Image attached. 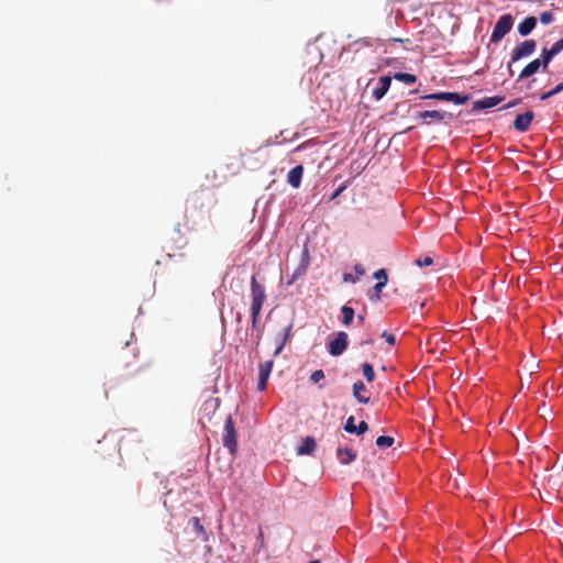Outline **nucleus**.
I'll use <instances>...</instances> for the list:
<instances>
[{"instance_id": "1", "label": "nucleus", "mask_w": 563, "mask_h": 563, "mask_svg": "<svg viewBox=\"0 0 563 563\" xmlns=\"http://www.w3.org/2000/svg\"><path fill=\"white\" fill-rule=\"evenodd\" d=\"M251 298L252 302L250 307V313L252 328L256 329L263 303L266 298L265 287L257 282L256 275H252L251 277Z\"/></svg>"}, {"instance_id": "2", "label": "nucleus", "mask_w": 563, "mask_h": 563, "mask_svg": "<svg viewBox=\"0 0 563 563\" xmlns=\"http://www.w3.org/2000/svg\"><path fill=\"white\" fill-rule=\"evenodd\" d=\"M471 93H461L456 91H435L420 96V100L445 101L452 102L456 106H462L465 104L471 99Z\"/></svg>"}, {"instance_id": "3", "label": "nucleus", "mask_w": 563, "mask_h": 563, "mask_svg": "<svg viewBox=\"0 0 563 563\" xmlns=\"http://www.w3.org/2000/svg\"><path fill=\"white\" fill-rule=\"evenodd\" d=\"M512 25L514 16L510 13L500 15L490 34V43L498 44L511 31Z\"/></svg>"}, {"instance_id": "4", "label": "nucleus", "mask_w": 563, "mask_h": 563, "mask_svg": "<svg viewBox=\"0 0 563 563\" xmlns=\"http://www.w3.org/2000/svg\"><path fill=\"white\" fill-rule=\"evenodd\" d=\"M549 69V63L544 59V57L540 54L538 58L529 62L519 73L516 82H521L539 71L545 73Z\"/></svg>"}, {"instance_id": "5", "label": "nucleus", "mask_w": 563, "mask_h": 563, "mask_svg": "<svg viewBox=\"0 0 563 563\" xmlns=\"http://www.w3.org/2000/svg\"><path fill=\"white\" fill-rule=\"evenodd\" d=\"M223 446L231 453L235 454L238 452V434L235 430V424L232 416H228L224 422L223 429Z\"/></svg>"}, {"instance_id": "6", "label": "nucleus", "mask_w": 563, "mask_h": 563, "mask_svg": "<svg viewBox=\"0 0 563 563\" xmlns=\"http://www.w3.org/2000/svg\"><path fill=\"white\" fill-rule=\"evenodd\" d=\"M349 346V335L344 331H339L333 339L327 342V351L331 356H341Z\"/></svg>"}, {"instance_id": "7", "label": "nucleus", "mask_w": 563, "mask_h": 563, "mask_svg": "<svg viewBox=\"0 0 563 563\" xmlns=\"http://www.w3.org/2000/svg\"><path fill=\"white\" fill-rule=\"evenodd\" d=\"M413 119L423 124H430L428 120H432L435 123L444 122L445 119H453V114L443 110H423L415 113Z\"/></svg>"}, {"instance_id": "8", "label": "nucleus", "mask_w": 563, "mask_h": 563, "mask_svg": "<svg viewBox=\"0 0 563 563\" xmlns=\"http://www.w3.org/2000/svg\"><path fill=\"white\" fill-rule=\"evenodd\" d=\"M537 49V42L532 38L525 40L517 44L511 53V63H517L523 58L531 56Z\"/></svg>"}, {"instance_id": "9", "label": "nucleus", "mask_w": 563, "mask_h": 563, "mask_svg": "<svg viewBox=\"0 0 563 563\" xmlns=\"http://www.w3.org/2000/svg\"><path fill=\"white\" fill-rule=\"evenodd\" d=\"M536 114L532 110H527L518 113L512 121V129L519 133H525L530 129V125Z\"/></svg>"}, {"instance_id": "10", "label": "nucleus", "mask_w": 563, "mask_h": 563, "mask_svg": "<svg viewBox=\"0 0 563 563\" xmlns=\"http://www.w3.org/2000/svg\"><path fill=\"white\" fill-rule=\"evenodd\" d=\"M505 100V97L501 95H495L490 97H484L473 102L472 109L473 111H482L488 110L494 107H497Z\"/></svg>"}, {"instance_id": "11", "label": "nucleus", "mask_w": 563, "mask_h": 563, "mask_svg": "<svg viewBox=\"0 0 563 563\" xmlns=\"http://www.w3.org/2000/svg\"><path fill=\"white\" fill-rule=\"evenodd\" d=\"M274 361L268 360L262 364H260L258 367V378H257V390L264 391L267 386V382L269 379L271 373L273 371Z\"/></svg>"}, {"instance_id": "12", "label": "nucleus", "mask_w": 563, "mask_h": 563, "mask_svg": "<svg viewBox=\"0 0 563 563\" xmlns=\"http://www.w3.org/2000/svg\"><path fill=\"white\" fill-rule=\"evenodd\" d=\"M391 76L383 75L379 77L377 85L373 88L372 95L376 101L382 100L391 85Z\"/></svg>"}, {"instance_id": "13", "label": "nucleus", "mask_w": 563, "mask_h": 563, "mask_svg": "<svg viewBox=\"0 0 563 563\" xmlns=\"http://www.w3.org/2000/svg\"><path fill=\"white\" fill-rule=\"evenodd\" d=\"M538 23V19L533 15L526 16L517 26L520 36L526 37L532 33Z\"/></svg>"}, {"instance_id": "14", "label": "nucleus", "mask_w": 563, "mask_h": 563, "mask_svg": "<svg viewBox=\"0 0 563 563\" xmlns=\"http://www.w3.org/2000/svg\"><path fill=\"white\" fill-rule=\"evenodd\" d=\"M563 51V36L556 41L555 43H553L551 45V47H543L541 49V55L544 57V59L549 63V65L551 64V62L553 60V58L559 55L561 52Z\"/></svg>"}, {"instance_id": "15", "label": "nucleus", "mask_w": 563, "mask_h": 563, "mask_svg": "<svg viewBox=\"0 0 563 563\" xmlns=\"http://www.w3.org/2000/svg\"><path fill=\"white\" fill-rule=\"evenodd\" d=\"M335 454H336L338 461L342 465H349L352 462H354L357 457V454L355 451H353L349 448H342V446L336 448Z\"/></svg>"}, {"instance_id": "16", "label": "nucleus", "mask_w": 563, "mask_h": 563, "mask_svg": "<svg viewBox=\"0 0 563 563\" xmlns=\"http://www.w3.org/2000/svg\"><path fill=\"white\" fill-rule=\"evenodd\" d=\"M303 175V166L296 165L287 174V181L292 188H299Z\"/></svg>"}, {"instance_id": "17", "label": "nucleus", "mask_w": 563, "mask_h": 563, "mask_svg": "<svg viewBox=\"0 0 563 563\" xmlns=\"http://www.w3.org/2000/svg\"><path fill=\"white\" fill-rule=\"evenodd\" d=\"M367 388L362 380H356L352 386V395L358 404L367 405L371 399L367 396H364L362 393L366 391Z\"/></svg>"}, {"instance_id": "18", "label": "nucleus", "mask_w": 563, "mask_h": 563, "mask_svg": "<svg viewBox=\"0 0 563 563\" xmlns=\"http://www.w3.org/2000/svg\"><path fill=\"white\" fill-rule=\"evenodd\" d=\"M317 448L316 439L311 435L306 437L301 444L297 448V454L298 455H309L311 454Z\"/></svg>"}, {"instance_id": "19", "label": "nucleus", "mask_w": 563, "mask_h": 563, "mask_svg": "<svg viewBox=\"0 0 563 563\" xmlns=\"http://www.w3.org/2000/svg\"><path fill=\"white\" fill-rule=\"evenodd\" d=\"M353 269H354L355 276H352L351 273H344L343 282L355 284L365 274V268L363 267L362 264H355Z\"/></svg>"}, {"instance_id": "20", "label": "nucleus", "mask_w": 563, "mask_h": 563, "mask_svg": "<svg viewBox=\"0 0 563 563\" xmlns=\"http://www.w3.org/2000/svg\"><path fill=\"white\" fill-rule=\"evenodd\" d=\"M341 314H342V319H341L342 324L345 327H349L352 324V322L354 320L355 310L353 307H351L349 305H343L341 307Z\"/></svg>"}, {"instance_id": "21", "label": "nucleus", "mask_w": 563, "mask_h": 563, "mask_svg": "<svg viewBox=\"0 0 563 563\" xmlns=\"http://www.w3.org/2000/svg\"><path fill=\"white\" fill-rule=\"evenodd\" d=\"M393 79H396L400 82H404L406 85H413L417 82L418 78L415 74L411 73H404V71H397L391 77Z\"/></svg>"}, {"instance_id": "22", "label": "nucleus", "mask_w": 563, "mask_h": 563, "mask_svg": "<svg viewBox=\"0 0 563 563\" xmlns=\"http://www.w3.org/2000/svg\"><path fill=\"white\" fill-rule=\"evenodd\" d=\"M563 91V84L560 82L558 85H555L552 89L545 91V92H542L540 96H539V100L540 101H547L549 100L550 98L559 95L560 92Z\"/></svg>"}, {"instance_id": "23", "label": "nucleus", "mask_w": 563, "mask_h": 563, "mask_svg": "<svg viewBox=\"0 0 563 563\" xmlns=\"http://www.w3.org/2000/svg\"><path fill=\"white\" fill-rule=\"evenodd\" d=\"M362 374L367 383H372L375 379L374 366L368 362L363 363Z\"/></svg>"}, {"instance_id": "24", "label": "nucleus", "mask_w": 563, "mask_h": 563, "mask_svg": "<svg viewBox=\"0 0 563 563\" xmlns=\"http://www.w3.org/2000/svg\"><path fill=\"white\" fill-rule=\"evenodd\" d=\"M373 277L377 280L376 284H380L384 288L388 283V272L386 268H379L374 272Z\"/></svg>"}, {"instance_id": "25", "label": "nucleus", "mask_w": 563, "mask_h": 563, "mask_svg": "<svg viewBox=\"0 0 563 563\" xmlns=\"http://www.w3.org/2000/svg\"><path fill=\"white\" fill-rule=\"evenodd\" d=\"M395 442V439L390 435H379L376 438L375 440V444L379 448V449H387V448H390Z\"/></svg>"}, {"instance_id": "26", "label": "nucleus", "mask_w": 563, "mask_h": 563, "mask_svg": "<svg viewBox=\"0 0 563 563\" xmlns=\"http://www.w3.org/2000/svg\"><path fill=\"white\" fill-rule=\"evenodd\" d=\"M192 525V528L194 530L197 532L198 536L202 537V539L205 541L208 540V536H207V532L203 528V526L200 523V520L199 518L197 517H191L190 520H189Z\"/></svg>"}, {"instance_id": "27", "label": "nucleus", "mask_w": 563, "mask_h": 563, "mask_svg": "<svg viewBox=\"0 0 563 563\" xmlns=\"http://www.w3.org/2000/svg\"><path fill=\"white\" fill-rule=\"evenodd\" d=\"M384 287L380 284H375L367 292V298L369 301H378L382 296Z\"/></svg>"}, {"instance_id": "28", "label": "nucleus", "mask_w": 563, "mask_h": 563, "mask_svg": "<svg viewBox=\"0 0 563 563\" xmlns=\"http://www.w3.org/2000/svg\"><path fill=\"white\" fill-rule=\"evenodd\" d=\"M310 261H311V258H310L309 247H308V243L306 242L302 247L299 265L308 268L310 265Z\"/></svg>"}, {"instance_id": "29", "label": "nucleus", "mask_w": 563, "mask_h": 563, "mask_svg": "<svg viewBox=\"0 0 563 563\" xmlns=\"http://www.w3.org/2000/svg\"><path fill=\"white\" fill-rule=\"evenodd\" d=\"M307 269L308 268L302 267L301 265L298 264L296 269L292 272L289 280L287 282V285L294 284L300 276H302L307 272Z\"/></svg>"}, {"instance_id": "30", "label": "nucleus", "mask_w": 563, "mask_h": 563, "mask_svg": "<svg viewBox=\"0 0 563 563\" xmlns=\"http://www.w3.org/2000/svg\"><path fill=\"white\" fill-rule=\"evenodd\" d=\"M356 424H355V418L354 416H350L347 417V419L345 420V423L343 424V430L346 432V433H350V434H354L355 430H356Z\"/></svg>"}, {"instance_id": "31", "label": "nucleus", "mask_w": 563, "mask_h": 563, "mask_svg": "<svg viewBox=\"0 0 563 563\" xmlns=\"http://www.w3.org/2000/svg\"><path fill=\"white\" fill-rule=\"evenodd\" d=\"M539 20L542 24L548 25L553 22L554 15L550 11H543L540 13Z\"/></svg>"}, {"instance_id": "32", "label": "nucleus", "mask_w": 563, "mask_h": 563, "mask_svg": "<svg viewBox=\"0 0 563 563\" xmlns=\"http://www.w3.org/2000/svg\"><path fill=\"white\" fill-rule=\"evenodd\" d=\"M286 342L287 340L285 338L276 335V347L274 351V356H278L283 352Z\"/></svg>"}, {"instance_id": "33", "label": "nucleus", "mask_w": 563, "mask_h": 563, "mask_svg": "<svg viewBox=\"0 0 563 563\" xmlns=\"http://www.w3.org/2000/svg\"><path fill=\"white\" fill-rule=\"evenodd\" d=\"M310 380L314 384L324 379V372L322 369H316L310 374Z\"/></svg>"}, {"instance_id": "34", "label": "nucleus", "mask_w": 563, "mask_h": 563, "mask_svg": "<svg viewBox=\"0 0 563 563\" xmlns=\"http://www.w3.org/2000/svg\"><path fill=\"white\" fill-rule=\"evenodd\" d=\"M415 264L419 267L431 266L433 264V258L431 256H424L423 258H417Z\"/></svg>"}, {"instance_id": "35", "label": "nucleus", "mask_w": 563, "mask_h": 563, "mask_svg": "<svg viewBox=\"0 0 563 563\" xmlns=\"http://www.w3.org/2000/svg\"><path fill=\"white\" fill-rule=\"evenodd\" d=\"M355 428H356V430L354 432L355 435H363L364 433H366L368 431V424L364 420L360 421Z\"/></svg>"}, {"instance_id": "36", "label": "nucleus", "mask_w": 563, "mask_h": 563, "mask_svg": "<svg viewBox=\"0 0 563 563\" xmlns=\"http://www.w3.org/2000/svg\"><path fill=\"white\" fill-rule=\"evenodd\" d=\"M380 338H383L386 341V343L389 345L396 344V336L388 331H383L380 334Z\"/></svg>"}, {"instance_id": "37", "label": "nucleus", "mask_w": 563, "mask_h": 563, "mask_svg": "<svg viewBox=\"0 0 563 563\" xmlns=\"http://www.w3.org/2000/svg\"><path fill=\"white\" fill-rule=\"evenodd\" d=\"M347 188V183L341 184L330 196V200L336 199L345 189Z\"/></svg>"}, {"instance_id": "38", "label": "nucleus", "mask_w": 563, "mask_h": 563, "mask_svg": "<svg viewBox=\"0 0 563 563\" xmlns=\"http://www.w3.org/2000/svg\"><path fill=\"white\" fill-rule=\"evenodd\" d=\"M521 103V98H515L509 100L505 106L500 108V110L510 109L519 106Z\"/></svg>"}, {"instance_id": "39", "label": "nucleus", "mask_w": 563, "mask_h": 563, "mask_svg": "<svg viewBox=\"0 0 563 563\" xmlns=\"http://www.w3.org/2000/svg\"><path fill=\"white\" fill-rule=\"evenodd\" d=\"M292 325L289 324L288 327L284 328L282 332H279L277 335L280 338H285L287 341L290 336Z\"/></svg>"}, {"instance_id": "40", "label": "nucleus", "mask_w": 563, "mask_h": 563, "mask_svg": "<svg viewBox=\"0 0 563 563\" xmlns=\"http://www.w3.org/2000/svg\"><path fill=\"white\" fill-rule=\"evenodd\" d=\"M515 63H511V58L509 59V62L507 63V73H508V76L509 77H512L515 75V70L512 68Z\"/></svg>"}, {"instance_id": "41", "label": "nucleus", "mask_w": 563, "mask_h": 563, "mask_svg": "<svg viewBox=\"0 0 563 563\" xmlns=\"http://www.w3.org/2000/svg\"><path fill=\"white\" fill-rule=\"evenodd\" d=\"M374 343L373 338H367L361 342V345H372Z\"/></svg>"}, {"instance_id": "42", "label": "nucleus", "mask_w": 563, "mask_h": 563, "mask_svg": "<svg viewBox=\"0 0 563 563\" xmlns=\"http://www.w3.org/2000/svg\"><path fill=\"white\" fill-rule=\"evenodd\" d=\"M357 320H358V322H364L365 317L363 314H358Z\"/></svg>"}, {"instance_id": "43", "label": "nucleus", "mask_w": 563, "mask_h": 563, "mask_svg": "<svg viewBox=\"0 0 563 563\" xmlns=\"http://www.w3.org/2000/svg\"><path fill=\"white\" fill-rule=\"evenodd\" d=\"M533 82H536L534 78L528 84V88H530Z\"/></svg>"}, {"instance_id": "44", "label": "nucleus", "mask_w": 563, "mask_h": 563, "mask_svg": "<svg viewBox=\"0 0 563 563\" xmlns=\"http://www.w3.org/2000/svg\"><path fill=\"white\" fill-rule=\"evenodd\" d=\"M303 147H305V144H301V145H299V146L296 148V151H300V150H301V148H303Z\"/></svg>"}, {"instance_id": "45", "label": "nucleus", "mask_w": 563, "mask_h": 563, "mask_svg": "<svg viewBox=\"0 0 563 563\" xmlns=\"http://www.w3.org/2000/svg\"><path fill=\"white\" fill-rule=\"evenodd\" d=\"M418 92V89H413L410 91L411 95H416Z\"/></svg>"}, {"instance_id": "46", "label": "nucleus", "mask_w": 563, "mask_h": 563, "mask_svg": "<svg viewBox=\"0 0 563 563\" xmlns=\"http://www.w3.org/2000/svg\"><path fill=\"white\" fill-rule=\"evenodd\" d=\"M309 563H321L319 560H311Z\"/></svg>"}, {"instance_id": "47", "label": "nucleus", "mask_w": 563, "mask_h": 563, "mask_svg": "<svg viewBox=\"0 0 563 563\" xmlns=\"http://www.w3.org/2000/svg\"><path fill=\"white\" fill-rule=\"evenodd\" d=\"M520 253H522V255H525L527 252H526V250L522 249V250H520Z\"/></svg>"}]
</instances>
